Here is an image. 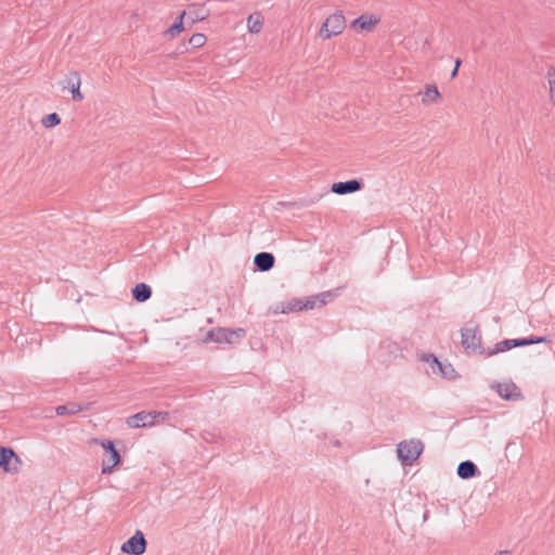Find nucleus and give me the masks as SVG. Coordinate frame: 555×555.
I'll return each instance as SVG.
<instances>
[{
	"label": "nucleus",
	"instance_id": "21",
	"mask_svg": "<svg viewBox=\"0 0 555 555\" xmlns=\"http://www.w3.org/2000/svg\"><path fill=\"white\" fill-rule=\"evenodd\" d=\"M262 17L259 13L250 14L247 20L248 30L253 34H258L262 28Z\"/></svg>",
	"mask_w": 555,
	"mask_h": 555
},
{
	"label": "nucleus",
	"instance_id": "30",
	"mask_svg": "<svg viewBox=\"0 0 555 555\" xmlns=\"http://www.w3.org/2000/svg\"><path fill=\"white\" fill-rule=\"evenodd\" d=\"M317 298L315 296L308 298L305 302H302V310H310L313 309L317 305Z\"/></svg>",
	"mask_w": 555,
	"mask_h": 555
},
{
	"label": "nucleus",
	"instance_id": "3",
	"mask_svg": "<svg viewBox=\"0 0 555 555\" xmlns=\"http://www.w3.org/2000/svg\"><path fill=\"white\" fill-rule=\"evenodd\" d=\"M346 27V18L341 12L330 15L322 24L319 36L323 39H330L344 31Z\"/></svg>",
	"mask_w": 555,
	"mask_h": 555
},
{
	"label": "nucleus",
	"instance_id": "18",
	"mask_svg": "<svg viewBox=\"0 0 555 555\" xmlns=\"http://www.w3.org/2000/svg\"><path fill=\"white\" fill-rule=\"evenodd\" d=\"M87 408L88 406H82L81 404L76 403V402H68L66 404L56 406L55 412L60 416L74 415Z\"/></svg>",
	"mask_w": 555,
	"mask_h": 555
},
{
	"label": "nucleus",
	"instance_id": "19",
	"mask_svg": "<svg viewBox=\"0 0 555 555\" xmlns=\"http://www.w3.org/2000/svg\"><path fill=\"white\" fill-rule=\"evenodd\" d=\"M551 339L546 336H529L525 338H515L513 339V345L515 347H525L534 344L550 343Z\"/></svg>",
	"mask_w": 555,
	"mask_h": 555
},
{
	"label": "nucleus",
	"instance_id": "2",
	"mask_svg": "<svg viewBox=\"0 0 555 555\" xmlns=\"http://www.w3.org/2000/svg\"><path fill=\"white\" fill-rule=\"evenodd\" d=\"M424 450V444L418 439L402 441L397 447L398 457L404 465H411Z\"/></svg>",
	"mask_w": 555,
	"mask_h": 555
},
{
	"label": "nucleus",
	"instance_id": "29",
	"mask_svg": "<svg viewBox=\"0 0 555 555\" xmlns=\"http://www.w3.org/2000/svg\"><path fill=\"white\" fill-rule=\"evenodd\" d=\"M153 420L155 421V425L159 423H165L169 420L170 413L167 411H152Z\"/></svg>",
	"mask_w": 555,
	"mask_h": 555
},
{
	"label": "nucleus",
	"instance_id": "6",
	"mask_svg": "<svg viewBox=\"0 0 555 555\" xmlns=\"http://www.w3.org/2000/svg\"><path fill=\"white\" fill-rule=\"evenodd\" d=\"M101 446L108 453V459L102 462V474L107 475L113 473L114 467L121 462V456L112 440H103Z\"/></svg>",
	"mask_w": 555,
	"mask_h": 555
},
{
	"label": "nucleus",
	"instance_id": "1",
	"mask_svg": "<svg viewBox=\"0 0 555 555\" xmlns=\"http://www.w3.org/2000/svg\"><path fill=\"white\" fill-rule=\"evenodd\" d=\"M462 333V346L465 349L466 353H487L486 350L481 346V335L478 331V325L465 326L461 331Z\"/></svg>",
	"mask_w": 555,
	"mask_h": 555
},
{
	"label": "nucleus",
	"instance_id": "16",
	"mask_svg": "<svg viewBox=\"0 0 555 555\" xmlns=\"http://www.w3.org/2000/svg\"><path fill=\"white\" fill-rule=\"evenodd\" d=\"M478 468L472 461H463L457 466V475L462 479H469L478 474Z\"/></svg>",
	"mask_w": 555,
	"mask_h": 555
},
{
	"label": "nucleus",
	"instance_id": "27",
	"mask_svg": "<svg viewBox=\"0 0 555 555\" xmlns=\"http://www.w3.org/2000/svg\"><path fill=\"white\" fill-rule=\"evenodd\" d=\"M300 310H302V301L300 299L294 298L285 307H283L280 310V312L287 313V312L300 311Z\"/></svg>",
	"mask_w": 555,
	"mask_h": 555
},
{
	"label": "nucleus",
	"instance_id": "28",
	"mask_svg": "<svg viewBox=\"0 0 555 555\" xmlns=\"http://www.w3.org/2000/svg\"><path fill=\"white\" fill-rule=\"evenodd\" d=\"M205 42H206V37L203 34H194L189 39V44L192 46L193 48H201L205 44Z\"/></svg>",
	"mask_w": 555,
	"mask_h": 555
},
{
	"label": "nucleus",
	"instance_id": "12",
	"mask_svg": "<svg viewBox=\"0 0 555 555\" xmlns=\"http://www.w3.org/2000/svg\"><path fill=\"white\" fill-rule=\"evenodd\" d=\"M72 78H68L66 83L63 86V88H68L72 91V96L74 101H82L83 94L80 92V75L78 72H72L70 73Z\"/></svg>",
	"mask_w": 555,
	"mask_h": 555
},
{
	"label": "nucleus",
	"instance_id": "24",
	"mask_svg": "<svg viewBox=\"0 0 555 555\" xmlns=\"http://www.w3.org/2000/svg\"><path fill=\"white\" fill-rule=\"evenodd\" d=\"M341 287L336 288L335 291H328L323 292L321 294H318L315 298L320 302V307L326 305L328 301H331L333 298H335L338 295V292Z\"/></svg>",
	"mask_w": 555,
	"mask_h": 555
},
{
	"label": "nucleus",
	"instance_id": "10",
	"mask_svg": "<svg viewBox=\"0 0 555 555\" xmlns=\"http://www.w3.org/2000/svg\"><path fill=\"white\" fill-rule=\"evenodd\" d=\"M363 182L358 179H352L344 182H335L331 186V191L338 195H345L354 193L357 191L362 190Z\"/></svg>",
	"mask_w": 555,
	"mask_h": 555
},
{
	"label": "nucleus",
	"instance_id": "20",
	"mask_svg": "<svg viewBox=\"0 0 555 555\" xmlns=\"http://www.w3.org/2000/svg\"><path fill=\"white\" fill-rule=\"evenodd\" d=\"M227 335H228V328L218 327V328L211 330L207 333L206 340H211V341L219 343V344L227 343V340H229L227 338Z\"/></svg>",
	"mask_w": 555,
	"mask_h": 555
},
{
	"label": "nucleus",
	"instance_id": "9",
	"mask_svg": "<svg viewBox=\"0 0 555 555\" xmlns=\"http://www.w3.org/2000/svg\"><path fill=\"white\" fill-rule=\"evenodd\" d=\"M423 361L430 364L434 373H440L443 377L451 379L454 377L455 371L454 369L448 364H442L433 353L425 354L423 357Z\"/></svg>",
	"mask_w": 555,
	"mask_h": 555
},
{
	"label": "nucleus",
	"instance_id": "13",
	"mask_svg": "<svg viewBox=\"0 0 555 555\" xmlns=\"http://www.w3.org/2000/svg\"><path fill=\"white\" fill-rule=\"evenodd\" d=\"M254 263L259 271L266 272L274 267L275 258L271 253L261 251L255 256Z\"/></svg>",
	"mask_w": 555,
	"mask_h": 555
},
{
	"label": "nucleus",
	"instance_id": "22",
	"mask_svg": "<svg viewBox=\"0 0 555 555\" xmlns=\"http://www.w3.org/2000/svg\"><path fill=\"white\" fill-rule=\"evenodd\" d=\"M512 348H514L513 339H504V340L498 343L495 345L494 349L487 351L486 354L488 357H491V356L496 354L499 352H504V351L511 350Z\"/></svg>",
	"mask_w": 555,
	"mask_h": 555
},
{
	"label": "nucleus",
	"instance_id": "32",
	"mask_svg": "<svg viewBox=\"0 0 555 555\" xmlns=\"http://www.w3.org/2000/svg\"><path fill=\"white\" fill-rule=\"evenodd\" d=\"M457 73L459 69L454 67L453 70L451 72V78H455L457 76Z\"/></svg>",
	"mask_w": 555,
	"mask_h": 555
},
{
	"label": "nucleus",
	"instance_id": "31",
	"mask_svg": "<svg viewBox=\"0 0 555 555\" xmlns=\"http://www.w3.org/2000/svg\"><path fill=\"white\" fill-rule=\"evenodd\" d=\"M551 101L555 104V77L548 80Z\"/></svg>",
	"mask_w": 555,
	"mask_h": 555
},
{
	"label": "nucleus",
	"instance_id": "23",
	"mask_svg": "<svg viewBox=\"0 0 555 555\" xmlns=\"http://www.w3.org/2000/svg\"><path fill=\"white\" fill-rule=\"evenodd\" d=\"M185 17V13H181L177 21L166 30V35L170 37H176L183 30V18Z\"/></svg>",
	"mask_w": 555,
	"mask_h": 555
},
{
	"label": "nucleus",
	"instance_id": "15",
	"mask_svg": "<svg viewBox=\"0 0 555 555\" xmlns=\"http://www.w3.org/2000/svg\"><path fill=\"white\" fill-rule=\"evenodd\" d=\"M132 297L138 302H144L152 296V288L145 283L137 284L131 291Z\"/></svg>",
	"mask_w": 555,
	"mask_h": 555
},
{
	"label": "nucleus",
	"instance_id": "33",
	"mask_svg": "<svg viewBox=\"0 0 555 555\" xmlns=\"http://www.w3.org/2000/svg\"><path fill=\"white\" fill-rule=\"evenodd\" d=\"M461 64H462V61H461L460 59H457V60L455 61V66H454V67L459 69V68H460V66H461Z\"/></svg>",
	"mask_w": 555,
	"mask_h": 555
},
{
	"label": "nucleus",
	"instance_id": "11",
	"mask_svg": "<svg viewBox=\"0 0 555 555\" xmlns=\"http://www.w3.org/2000/svg\"><path fill=\"white\" fill-rule=\"evenodd\" d=\"M182 13H185V16L191 20L192 24L204 21L209 16V11L204 5L196 3L190 4L188 10Z\"/></svg>",
	"mask_w": 555,
	"mask_h": 555
},
{
	"label": "nucleus",
	"instance_id": "17",
	"mask_svg": "<svg viewBox=\"0 0 555 555\" xmlns=\"http://www.w3.org/2000/svg\"><path fill=\"white\" fill-rule=\"evenodd\" d=\"M441 100V94L436 85H427L422 99L424 105L437 104Z\"/></svg>",
	"mask_w": 555,
	"mask_h": 555
},
{
	"label": "nucleus",
	"instance_id": "5",
	"mask_svg": "<svg viewBox=\"0 0 555 555\" xmlns=\"http://www.w3.org/2000/svg\"><path fill=\"white\" fill-rule=\"evenodd\" d=\"M146 539L142 531L138 530L121 545V552L128 555H143L146 551Z\"/></svg>",
	"mask_w": 555,
	"mask_h": 555
},
{
	"label": "nucleus",
	"instance_id": "4",
	"mask_svg": "<svg viewBox=\"0 0 555 555\" xmlns=\"http://www.w3.org/2000/svg\"><path fill=\"white\" fill-rule=\"evenodd\" d=\"M22 465V460L12 448L0 447V468L7 474H17Z\"/></svg>",
	"mask_w": 555,
	"mask_h": 555
},
{
	"label": "nucleus",
	"instance_id": "14",
	"mask_svg": "<svg viewBox=\"0 0 555 555\" xmlns=\"http://www.w3.org/2000/svg\"><path fill=\"white\" fill-rule=\"evenodd\" d=\"M378 22L379 20L372 15L362 14L352 22L351 26L361 30L372 31Z\"/></svg>",
	"mask_w": 555,
	"mask_h": 555
},
{
	"label": "nucleus",
	"instance_id": "25",
	"mask_svg": "<svg viewBox=\"0 0 555 555\" xmlns=\"http://www.w3.org/2000/svg\"><path fill=\"white\" fill-rule=\"evenodd\" d=\"M41 122L46 128H52V127L57 126L61 122V117L56 113H51V114L46 115L42 118Z\"/></svg>",
	"mask_w": 555,
	"mask_h": 555
},
{
	"label": "nucleus",
	"instance_id": "8",
	"mask_svg": "<svg viewBox=\"0 0 555 555\" xmlns=\"http://www.w3.org/2000/svg\"><path fill=\"white\" fill-rule=\"evenodd\" d=\"M127 425L131 428L152 427L155 426L152 411H141L131 415L126 421Z\"/></svg>",
	"mask_w": 555,
	"mask_h": 555
},
{
	"label": "nucleus",
	"instance_id": "26",
	"mask_svg": "<svg viewBox=\"0 0 555 555\" xmlns=\"http://www.w3.org/2000/svg\"><path fill=\"white\" fill-rule=\"evenodd\" d=\"M246 331L244 328L228 330L227 344H234L238 339L245 337Z\"/></svg>",
	"mask_w": 555,
	"mask_h": 555
},
{
	"label": "nucleus",
	"instance_id": "7",
	"mask_svg": "<svg viewBox=\"0 0 555 555\" xmlns=\"http://www.w3.org/2000/svg\"><path fill=\"white\" fill-rule=\"evenodd\" d=\"M494 387H495L499 396L501 398H503L504 400L517 401V400H521L524 398L520 389L513 382L499 383Z\"/></svg>",
	"mask_w": 555,
	"mask_h": 555
}]
</instances>
